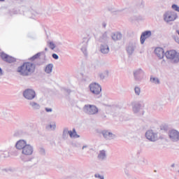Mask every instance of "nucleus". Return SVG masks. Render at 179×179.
<instances>
[{
  "label": "nucleus",
  "mask_w": 179,
  "mask_h": 179,
  "mask_svg": "<svg viewBox=\"0 0 179 179\" xmlns=\"http://www.w3.org/2000/svg\"><path fill=\"white\" fill-rule=\"evenodd\" d=\"M85 148H87V145H83V149H85Z\"/></svg>",
  "instance_id": "48"
},
{
  "label": "nucleus",
  "mask_w": 179,
  "mask_h": 179,
  "mask_svg": "<svg viewBox=\"0 0 179 179\" xmlns=\"http://www.w3.org/2000/svg\"><path fill=\"white\" fill-rule=\"evenodd\" d=\"M83 111L88 115H96L99 113V108L94 105L86 104L83 107Z\"/></svg>",
  "instance_id": "5"
},
{
  "label": "nucleus",
  "mask_w": 179,
  "mask_h": 179,
  "mask_svg": "<svg viewBox=\"0 0 179 179\" xmlns=\"http://www.w3.org/2000/svg\"><path fill=\"white\" fill-rule=\"evenodd\" d=\"M150 36H152V31H145L144 32H143L140 38L141 44H145L146 38H149Z\"/></svg>",
  "instance_id": "14"
},
{
  "label": "nucleus",
  "mask_w": 179,
  "mask_h": 179,
  "mask_svg": "<svg viewBox=\"0 0 179 179\" xmlns=\"http://www.w3.org/2000/svg\"><path fill=\"white\" fill-rule=\"evenodd\" d=\"M53 68H54V64H49L46 65V66L45 67L44 71L45 72V73H51L52 72Z\"/></svg>",
  "instance_id": "25"
},
{
  "label": "nucleus",
  "mask_w": 179,
  "mask_h": 179,
  "mask_svg": "<svg viewBox=\"0 0 179 179\" xmlns=\"http://www.w3.org/2000/svg\"><path fill=\"white\" fill-rule=\"evenodd\" d=\"M69 136L70 138H80V136L76 133V129L75 128L73 129V131H69Z\"/></svg>",
  "instance_id": "27"
},
{
  "label": "nucleus",
  "mask_w": 179,
  "mask_h": 179,
  "mask_svg": "<svg viewBox=\"0 0 179 179\" xmlns=\"http://www.w3.org/2000/svg\"><path fill=\"white\" fill-rule=\"evenodd\" d=\"M142 162L144 164H148V160L147 159H145V158H143L142 159Z\"/></svg>",
  "instance_id": "42"
},
{
  "label": "nucleus",
  "mask_w": 179,
  "mask_h": 179,
  "mask_svg": "<svg viewBox=\"0 0 179 179\" xmlns=\"http://www.w3.org/2000/svg\"><path fill=\"white\" fill-rule=\"evenodd\" d=\"M42 55H44V57H45V52H41L36 53V55L30 57L29 59V61H36V59H38Z\"/></svg>",
  "instance_id": "23"
},
{
  "label": "nucleus",
  "mask_w": 179,
  "mask_h": 179,
  "mask_svg": "<svg viewBox=\"0 0 179 179\" xmlns=\"http://www.w3.org/2000/svg\"><path fill=\"white\" fill-rule=\"evenodd\" d=\"M141 108H142V104L139 103H136L133 106V111L135 114L139 113V111L141 110Z\"/></svg>",
  "instance_id": "24"
},
{
  "label": "nucleus",
  "mask_w": 179,
  "mask_h": 179,
  "mask_svg": "<svg viewBox=\"0 0 179 179\" xmlns=\"http://www.w3.org/2000/svg\"><path fill=\"white\" fill-rule=\"evenodd\" d=\"M172 38H173L176 43H178V44H179V37L177 34L172 35Z\"/></svg>",
  "instance_id": "33"
},
{
  "label": "nucleus",
  "mask_w": 179,
  "mask_h": 179,
  "mask_svg": "<svg viewBox=\"0 0 179 179\" xmlns=\"http://www.w3.org/2000/svg\"><path fill=\"white\" fill-rule=\"evenodd\" d=\"M100 134H101L106 141H113V139H115V138H117V136L109 130H102Z\"/></svg>",
  "instance_id": "9"
},
{
  "label": "nucleus",
  "mask_w": 179,
  "mask_h": 179,
  "mask_svg": "<svg viewBox=\"0 0 179 179\" xmlns=\"http://www.w3.org/2000/svg\"><path fill=\"white\" fill-rule=\"evenodd\" d=\"M172 9H173V10H176V12H179V6L177 4H173L171 6Z\"/></svg>",
  "instance_id": "34"
},
{
  "label": "nucleus",
  "mask_w": 179,
  "mask_h": 179,
  "mask_svg": "<svg viewBox=\"0 0 179 179\" xmlns=\"http://www.w3.org/2000/svg\"><path fill=\"white\" fill-rule=\"evenodd\" d=\"M124 10H127V9L117 10L116 13H117V15H122V12H124Z\"/></svg>",
  "instance_id": "39"
},
{
  "label": "nucleus",
  "mask_w": 179,
  "mask_h": 179,
  "mask_svg": "<svg viewBox=\"0 0 179 179\" xmlns=\"http://www.w3.org/2000/svg\"><path fill=\"white\" fill-rule=\"evenodd\" d=\"M112 40L113 41H120L122 38V34L121 32H115L111 35Z\"/></svg>",
  "instance_id": "18"
},
{
  "label": "nucleus",
  "mask_w": 179,
  "mask_h": 179,
  "mask_svg": "<svg viewBox=\"0 0 179 179\" xmlns=\"http://www.w3.org/2000/svg\"><path fill=\"white\" fill-rule=\"evenodd\" d=\"M136 50V41H130L126 46V51L128 55L131 56Z\"/></svg>",
  "instance_id": "10"
},
{
  "label": "nucleus",
  "mask_w": 179,
  "mask_h": 179,
  "mask_svg": "<svg viewBox=\"0 0 179 179\" xmlns=\"http://www.w3.org/2000/svg\"><path fill=\"white\" fill-rule=\"evenodd\" d=\"M169 138L172 142H178L179 141V131L176 129H172L169 131Z\"/></svg>",
  "instance_id": "13"
},
{
  "label": "nucleus",
  "mask_w": 179,
  "mask_h": 179,
  "mask_svg": "<svg viewBox=\"0 0 179 179\" xmlns=\"http://www.w3.org/2000/svg\"><path fill=\"white\" fill-rule=\"evenodd\" d=\"M100 97H101V95H100L99 96H98V98H100Z\"/></svg>",
  "instance_id": "52"
},
{
  "label": "nucleus",
  "mask_w": 179,
  "mask_h": 179,
  "mask_svg": "<svg viewBox=\"0 0 179 179\" xmlns=\"http://www.w3.org/2000/svg\"><path fill=\"white\" fill-rule=\"evenodd\" d=\"M0 2H5V0H0Z\"/></svg>",
  "instance_id": "51"
},
{
  "label": "nucleus",
  "mask_w": 179,
  "mask_h": 179,
  "mask_svg": "<svg viewBox=\"0 0 179 179\" xmlns=\"http://www.w3.org/2000/svg\"><path fill=\"white\" fill-rule=\"evenodd\" d=\"M4 171H11L12 173H13V171H15V169L10 168L8 169H4Z\"/></svg>",
  "instance_id": "40"
},
{
  "label": "nucleus",
  "mask_w": 179,
  "mask_h": 179,
  "mask_svg": "<svg viewBox=\"0 0 179 179\" xmlns=\"http://www.w3.org/2000/svg\"><path fill=\"white\" fill-rule=\"evenodd\" d=\"M66 92L69 94L71 93V90H66Z\"/></svg>",
  "instance_id": "46"
},
{
  "label": "nucleus",
  "mask_w": 179,
  "mask_h": 179,
  "mask_svg": "<svg viewBox=\"0 0 179 179\" xmlns=\"http://www.w3.org/2000/svg\"><path fill=\"white\" fill-rule=\"evenodd\" d=\"M1 157H7L8 156L5 155V154H1Z\"/></svg>",
  "instance_id": "45"
},
{
  "label": "nucleus",
  "mask_w": 179,
  "mask_h": 179,
  "mask_svg": "<svg viewBox=\"0 0 179 179\" xmlns=\"http://www.w3.org/2000/svg\"><path fill=\"white\" fill-rule=\"evenodd\" d=\"M98 160H101V162H103L107 159V154H106V150H101L99 151V153L97 156Z\"/></svg>",
  "instance_id": "20"
},
{
  "label": "nucleus",
  "mask_w": 179,
  "mask_h": 179,
  "mask_svg": "<svg viewBox=\"0 0 179 179\" xmlns=\"http://www.w3.org/2000/svg\"><path fill=\"white\" fill-rule=\"evenodd\" d=\"M145 138L150 142H156L157 141V134L153 132V130H148L145 132Z\"/></svg>",
  "instance_id": "11"
},
{
  "label": "nucleus",
  "mask_w": 179,
  "mask_h": 179,
  "mask_svg": "<svg viewBox=\"0 0 179 179\" xmlns=\"http://www.w3.org/2000/svg\"><path fill=\"white\" fill-rule=\"evenodd\" d=\"M108 35L107 34V31H105L100 37H99V41L100 43H107L108 41Z\"/></svg>",
  "instance_id": "22"
},
{
  "label": "nucleus",
  "mask_w": 179,
  "mask_h": 179,
  "mask_svg": "<svg viewBox=\"0 0 179 179\" xmlns=\"http://www.w3.org/2000/svg\"><path fill=\"white\" fill-rule=\"evenodd\" d=\"M2 75H3V71L2 69L0 67V76H2Z\"/></svg>",
  "instance_id": "43"
},
{
  "label": "nucleus",
  "mask_w": 179,
  "mask_h": 179,
  "mask_svg": "<svg viewBox=\"0 0 179 179\" xmlns=\"http://www.w3.org/2000/svg\"><path fill=\"white\" fill-rule=\"evenodd\" d=\"M29 106L31 107V108H32V110H34L35 111L41 108V106L40 105V103L34 101H29Z\"/></svg>",
  "instance_id": "17"
},
{
  "label": "nucleus",
  "mask_w": 179,
  "mask_h": 179,
  "mask_svg": "<svg viewBox=\"0 0 179 179\" xmlns=\"http://www.w3.org/2000/svg\"><path fill=\"white\" fill-rule=\"evenodd\" d=\"M0 57L4 62H8V64L16 62V59L15 57H11L3 52H1Z\"/></svg>",
  "instance_id": "12"
},
{
  "label": "nucleus",
  "mask_w": 179,
  "mask_h": 179,
  "mask_svg": "<svg viewBox=\"0 0 179 179\" xmlns=\"http://www.w3.org/2000/svg\"><path fill=\"white\" fill-rule=\"evenodd\" d=\"M45 110L46 113H52V108H45Z\"/></svg>",
  "instance_id": "38"
},
{
  "label": "nucleus",
  "mask_w": 179,
  "mask_h": 179,
  "mask_svg": "<svg viewBox=\"0 0 179 179\" xmlns=\"http://www.w3.org/2000/svg\"><path fill=\"white\" fill-rule=\"evenodd\" d=\"M133 75L136 82H141L145 76V71L142 69H137L133 71Z\"/></svg>",
  "instance_id": "8"
},
{
  "label": "nucleus",
  "mask_w": 179,
  "mask_h": 179,
  "mask_svg": "<svg viewBox=\"0 0 179 179\" xmlns=\"http://www.w3.org/2000/svg\"><path fill=\"white\" fill-rule=\"evenodd\" d=\"M22 96L26 100H34L36 97H37V94H36V91L33 89L27 88L24 90L22 92Z\"/></svg>",
  "instance_id": "6"
},
{
  "label": "nucleus",
  "mask_w": 179,
  "mask_h": 179,
  "mask_svg": "<svg viewBox=\"0 0 179 179\" xmlns=\"http://www.w3.org/2000/svg\"><path fill=\"white\" fill-rule=\"evenodd\" d=\"M150 81L155 85H160V80L158 78L153 77V76H150Z\"/></svg>",
  "instance_id": "28"
},
{
  "label": "nucleus",
  "mask_w": 179,
  "mask_h": 179,
  "mask_svg": "<svg viewBox=\"0 0 179 179\" xmlns=\"http://www.w3.org/2000/svg\"><path fill=\"white\" fill-rule=\"evenodd\" d=\"M103 118H106V116H103Z\"/></svg>",
  "instance_id": "54"
},
{
  "label": "nucleus",
  "mask_w": 179,
  "mask_h": 179,
  "mask_svg": "<svg viewBox=\"0 0 179 179\" xmlns=\"http://www.w3.org/2000/svg\"><path fill=\"white\" fill-rule=\"evenodd\" d=\"M47 45L50 50H55L56 47V45L54 44V42L50 41H47Z\"/></svg>",
  "instance_id": "29"
},
{
  "label": "nucleus",
  "mask_w": 179,
  "mask_h": 179,
  "mask_svg": "<svg viewBox=\"0 0 179 179\" xmlns=\"http://www.w3.org/2000/svg\"><path fill=\"white\" fill-rule=\"evenodd\" d=\"M171 167H173V168L176 167V164H172L171 165Z\"/></svg>",
  "instance_id": "47"
},
{
  "label": "nucleus",
  "mask_w": 179,
  "mask_h": 179,
  "mask_svg": "<svg viewBox=\"0 0 179 179\" xmlns=\"http://www.w3.org/2000/svg\"><path fill=\"white\" fill-rule=\"evenodd\" d=\"M39 153L42 156H45V150L43 148H39Z\"/></svg>",
  "instance_id": "35"
},
{
  "label": "nucleus",
  "mask_w": 179,
  "mask_h": 179,
  "mask_svg": "<svg viewBox=\"0 0 179 179\" xmlns=\"http://www.w3.org/2000/svg\"><path fill=\"white\" fill-rule=\"evenodd\" d=\"M100 51L101 54H108L110 52V47L107 44H101L100 45Z\"/></svg>",
  "instance_id": "19"
},
{
  "label": "nucleus",
  "mask_w": 179,
  "mask_h": 179,
  "mask_svg": "<svg viewBox=\"0 0 179 179\" xmlns=\"http://www.w3.org/2000/svg\"><path fill=\"white\" fill-rule=\"evenodd\" d=\"M160 129L162 131H164L165 132H167L169 131V125H167V124H162L160 127Z\"/></svg>",
  "instance_id": "31"
},
{
  "label": "nucleus",
  "mask_w": 179,
  "mask_h": 179,
  "mask_svg": "<svg viewBox=\"0 0 179 179\" xmlns=\"http://www.w3.org/2000/svg\"><path fill=\"white\" fill-rule=\"evenodd\" d=\"M155 54L159 59H163V58H164V55H166L164 50L162 48H156L155 50Z\"/></svg>",
  "instance_id": "15"
},
{
  "label": "nucleus",
  "mask_w": 179,
  "mask_h": 179,
  "mask_svg": "<svg viewBox=\"0 0 179 179\" xmlns=\"http://www.w3.org/2000/svg\"><path fill=\"white\" fill-rule=\"evenodd\" d=\"M27 145V143L24 140H19L16 144L15 148L16 149H18V150H22V149H24V148Z\"/></svg>",
  "instance_id": "16"
},
{
  "label": "nucleus",
  "mask_w": 179,
  "mask_h": 179,
  "mask_svg": "<svg viewBox=\"0 0 179 179\" xmlns=\"http://www.w3.org/2000/svg\"><path fill=\"white\" fill-rule=\"evenodd\" d=\"M134 92L136 96H139L141 94V87H135Z\"/></svg>",
  "instance_id": "32"
},
{
  "label": "nucleus",
  "mask_w": 179,
  "mask_h": 179,
  "mask_svg": "<svg viewBox=\"0 0 179 179\" xmlns=\"http://www.w3.org/2000/svg\"><path fill=\"white\" fill-rule=\"evenodd\" d=\"M35 69L36 65L30 62H27L17 67V72H18L21 76H29L34 72Z\"/></svg>",
  "instance_id": "1"
},
{
  "label": "nucleus",
  "mask_w": 179,
  "mask_h": 179,
  "mask_svg": "<svg viewBox=\"0 0 179 179\" xmlns=\"http://www.w3.org/2000/svg\"><path fill=\"white\" fill-rule=\"evenodd\" d=\"M8 15H9L10 16V15H11V14H10V11H8Z\"/></svg>",
  "instance_id": "50"
},
{
  "label": "nucleus",
  "mask_w": 179,
  "mask_h": 179,
  "mask_svg": "<svg viewBox=\"0 0 179 179\" xmlns=\"http://www.w3.org/2000/svg\"><path fill=\"white\" fill-rule=\"evenodd\" d=\"M102 26H103V27L106 28L107 26V24L106 22H103Z\"/></svg>",
  "instance_id": "44"
},
{
  "label": "nucleus",
  "mask_w": 179,
  "mask_h": 179,
  "mask_svg": "<svg viewBox=\"0 0 179 179\" xmlns=\"http://www.w3.org/2000/svg\"><path fill=\"white\" fill-rule=\"evenodd\" d=\"M108 73H109L108 71L106 70L102 73H99L98 76L101 79V80H103V79H105L106 78H107V76H108Z\"/></svg>",
  "instance_id": "26"
},
{
  "label": "nucleus",
  "mask_w": 179,
  "mask_h": 179,
  "mask_svg": "<svg viewBox=\"0 0 179 179\" xmlns=\"http://www.w3.org/2000/svg\"><path fill=\"white\" fill-rule=\"evenodd\" d=\"M178 17L177 13L173 10H168L164 14V20L166 23H170V22H174L176 19Z\"/></svg>",
  "instance_id": "4"
},
{
  "label": "nucleus",
  "mask_w": 179,
  "mask_h": 179,
  "mask_svg": "<svg viewBox=\"0 0 179 179\" xmlns=\"http://www.w3.org/2000/svg\"><path fill=\"white\" fill-rule=\"evenodd\" d=\"M62 45V43H60V45Z\"/></svg>",
  "instance_id": "53"
},
{
  "label": "nucleus",
  "mask_w": 179,
  "mask_h": 179,
  "mask_svg": "<svg viewBox=\"0 0 179 179\" xmlns=\"http://www.w3.org/2000/svg\"><path fill=\"white\" fill-rule=\"evenodd\" d=\"M165 57L167 59H169L173 65L179 63V52L174 50H167L165 52Z\"/></svg>",
  "instance_id": "3"
},
{
  "label": "nucleus",
  "mask_w": 179,
  "mask_h": 179,
  "mask_svg": "<svg viewBox=\"0 0 179 179\" xmlns=\"http://www.w3.org/2000/svg\"><path fill=\"white\" fill-rule=\"evenodd\" d=\"M87 38H84V46L81 48V51L83 52L84 55H87V43H88Z\"/></svg>",
  "instance_id": "21"
},
{
  "label": "nucleus",
  "mask_w": 179,
  "mask_h": 179,
  "mask_svg": "<svg viewBox=\"0 0 179 179\" xmlns=\"http://www.w3.org/2000/svg\"><path fill=\"white\" fill-rule=\"evenodd\" d=\"M45 51H48V48H45Z\"/></svg>",
  "instance_id": "49"
},
{
  "label": "nucleus",
  "mask_w": 179,
  "mask_h": 179,
  "mask_svg": "<svg viewBox=\"0 0 179 179\" xmlns=\"http://www.w3.org/2000/svg\"><path fill=\"white\" fill-rule=\"evenodd\" d=\"M34 152V148L30 144H27V145L22 150V153L24 156H21V160L24 162H31L33 157L27 156H31Z\"/></svg>",
  "instance_id": "2"
},
{
  "label": "nucleus",
  "mask_w": 179,
  "mask_h": 179,
  "mask_svg": "<svg viewBox=\"0 0 179 179\" xmlns=\"http://www.w3.org/2000/svg\"><path fill=\"white\" fill-rule=\"evenodd\" d=\"M68 134L69 135V130H68V128H65L63 130V139H66L68 138Z\"/></svg>",
  "instance_id": "30"
},
{
  "label": "nucleus",
  "mask_w": 179,
  "mask_h": 179,
  "mask_svg": "<svg viewBox=\"0 0 179 179\" xmlns=\"http://www.w3.org/2000/svg\"><path fill=\"white\" fill-rule=\"evenodd\" d=\"M50 127L52 128V129H55V128H57V126L55 125V124H50Z\"/></svg>",
  "instance_id": "41"
},
{
  "label": "nucleus",
  "mask_w": 179,
  "mask_h": 179,
  "mask_svg": "<svg viewBox=\"0 0 179 179\" xmlns=\"http://www.w3.org/2000/svg\"><path fill=\"white\" fill-rule=\"evenodd\" d=\"M95 178L104 179V176L100 175V173H96L94 175Z\"/></svg>",
  "instance_id": "36"
},
{
  "label": "nucleus",
  "mask_w": 179,
  "mask_h": 179,
  "mask_svg": "<svg viewBox=\"0 0 179 179\" xmlns=\"http://www.w3.org/2000/svg\"><path fill=\"white\" fill-rule=\"evenodd\" d=\"M90 90L92 94H96L99 96L101 93V85L100 84L94 83L89 85Z\"/></svg>",
  "instance_id": "7"
},
{
  "label": "nucleus",
  "mask_w": 179,
  "mask_h": 179,
  "mask_svg": "<svg viewBox=\"0 0 179 179\" xmlns=\"http://www.w3.org/2000/svg\"><path fill=\"white\" fill-rule=\"evenodd\" d=\"M52 57L54 59H59V56H58V55L55 54V53H53L52 55Z\"/></svg>",
  "instance_id": "37"
}]
</instances>
